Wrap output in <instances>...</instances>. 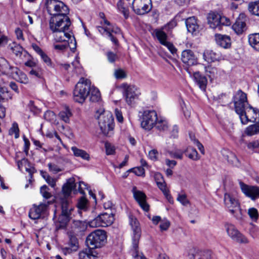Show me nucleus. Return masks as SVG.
<instances>
[{
  "label": "nucleus",
  "mask_w": 259,
  "mask_h": 259,
  "mask_svg": "<svg viewBox=\"0 0 259 259\" xmlns=\"http://www.w3.org/2000/svg\"><path fill=\"white\" fill-rule=\"evenodd\" d=\"M225 156L229 163L235 166L238 165L239 161L234 153L228 152Z\"/></svg>",
  "instance_id": "nucleus-40"
},
{
  "label": "nucleus",
  "mask_w": 259,
  "mask_h": 259,
  "mask_svg": "<svg viewBox=\"0 0 259 259\" xmlns=\"http://www.w3.org/2000/svg\"><path fill=\"white\" fill-rule=\"evenodd\" d=\"M168 121L163 117H159L154 125L155 128L160 132H166L169 128Z\"/></svg>",
  "instance_id": "nucleus-28"
},
{
  "label": "nucleus",
  "mask_w": 259,
  "mask_h": 259,
  "mask_svg": "<svg viewBox=\"0 0 259 259\" xmlns=\"http://www.w3.org/2000/svg\"><path fill=\"white\" fill-rule=\"evenodd\" d=\"M73 227L78 229V232L84 231L87 228L85 223L80 221H74Z\"/></svg>",
  "instance_id": "nucleus-42"
},
{
  "label": "nucleus",
  "mask_w": 259,
  "mask_h": 259,
  "mask_svg": "<svg viewBox=\"0 0 259 259\" xmlns=\"http://www.w3.org/2000/svg\"><path fill=\"white\" fill-rule=\"evenodd\" d=\"M23 140L24 142V151L26 154H27L30 144L28 139L24 136H23Z\"/></svg>",
  "instance_id": "nucleus-61"
},
{
  "label": "nucleus",
  "mask_w": 259,
  "mask_h": 259,
  "mask_svg": "<svg viewBox=\"0 0 259 259\" xmlns=\"http://www.w3.org/2000/svg\"><path fill=\"white\" fill-rule=\"evenodd\" d=\"M247 147L251 150H259V140L249 143Z\"/></svg>",
  "instance_id": "nucleus-56"
},
{
  "label": "nucleus",
  "mask_w": 259,
  "mask_h": 259,
  "mask_svg": "<svg viewBox=\"0 0 259 259\" xmlns=\"http://www.w3.org/2000/svg\"><path fill=\"white\" fill-rule=\"evenodd\" d=\"M50 202L40 203L39 205L33 204L29 212V217L32 220H37L43 217L48 209Z\"/></svg>",
  "instance_id": "nucleus-14"
},
{
  "label": "nucleus",
  "mask_w": 259,
  "mask_h": 259,
  "mask_svg": "<svg viewBox=\"0 0 259 259\" xmlns=\"http://www.w3.org/2000/svg\"><path fill=\"white\" fill-rule=\"evenodd\" d=\"M114 75L117 79L125 78L126 77V74L125 71L121 69H116L114 71Z\"/></svg>",
  "instance_id": "nucleus-46"
},
{
  "label": "nucleus",
  "mask_w": 259,
  "mask_h": 259,
  "mask_svg": "<svg viewBox=\"0 0 259 259\" xmlns=\"http://www.w3.org/2000/svg\"><path fill=\"white\" fill-rule=\"evenodd\" d=\"M75 187L76 185L74 178H70L67 181L62 187L61 193L59 195L60 204H62L63 201H65L72 204L70 196L71 192L74 190Z\"/></svg>",
  "instance_id": "nucleus-10"
},
{
  "label": "nucleus",
  "mask_w": 259,
  "mask_h": 259,
  "mask_svg": "<svg viewBox=\"0 0 259 259\" xmlns=\"http://www.w3.org/2000/svg\"><path fill=\"white\" fill-rule=\"evenodd\" d=\"M132 192L134 198L138 202L141 208L144 210L148 211L149 209V206L146 201V195L142 191L137 190L136 187L133 188Z\"/></svg>",
  "instance_id": "nucleus-21"
},
{
  "label": "nucleus",
  "mask_w": 259,
  "mask_h": 259,
  "mask_svg": "<svg viewBox=\"0 0 259 259\" xmlns=\"http://www.w3.org/2000/svg\"><path fill=\"white\" fill-rule=\"evenodd\" d=\"M106 238V233L105 231L97 230L88 236L85 242L91 249L100 248L104 245Z\"/></svg>",
  "instance_id": "nucleus-5"
},
{
  "label": "nucleus",
  "mask_w": 259,
  "mask_h": 259,
  "mask_svg": "<svg viewBox=\"0 0 259 259\" xmlns=\"http://www.w3.org/2000/svg\"><path fill=\"white\" fill-rule=\"evenodd\" d=\"M131 170L138 176H142L145 174V170L142 166L135 167Z\"/></svg>",
  "instance_id": "nucleus-55"
},
{
  "label": "nucleus",
  "mask_w": 259,
  "mask_h": 259,
  "mask_svg": "<svg viewBox=\"0 0 259 259\" xmlns=\"http://www.w3.org/2000/svg\"><path fill=\"white\" fill-rule=\"evenodd\" d=\"M194 78L200 88L204 90L207 83V80L205 76L201 75L199 72L194 73Z\"/></svg>",
  "instance_id": "nucleus-29"
},
{
  "label": "nucleus",
  "mask_w": 259,
  "mask_h": 259,
  "mask_svg": "<svg viewBox=\"0 0 259 259\" xmlns=\"http://www.w3.org/2000/svg\"><path fill=\"white\" fill-rule=\"evenodd\" d=\"M130 225L133 231V247L134 249L133 253L134 259H147L142 253L138 251V243L141 237V231L137 219L133 216L130 217Z\"/></svg>",
  "instance_id": "nucleus-3"
},
{
  "label": "nucleus",
  "mask_w": 259,
  "mask_h": 259,
  "mask_svg": "<svg viewBox=\"0 0 259 259\" xmlns=\"http://www.w3.org/2000/svg\"><path fill=\"white\" fill-rule=\"evenodd\" d=\"M153 35L157 38L161 45L167 47L172 54L176 53L177 49L171 43L167 40V35L163 31L162 29H155Z\"/></svg>",
  "instance_id": "nucleus-18"
},
{
  "label": "nucleus",
  "mask_w": 259,
  "mask_h": 259,
  "mask_svg": "<svg viewBox=\"0 0 259 259\" xmlns=\"http://www.w3.org/2000/svg\"><path fill=\"white\" fill-rule=\"evenodd\" d=\"M49 169L54 174H57L62 171V169L57 164L54 163H49L48 164Z\"/></svg>",
  "instance_id": "nucleus-49"
},
{
  "label": "nucleus",
  "mask_w": 259,
  "mask_h": 259,
  "mask_svg": "<svg viewBox=\"0 0 259 259\" xmlns=\"http://www.w3.org/2000/svg\"><path fill=\"white\" fill-rule=\"evenodd\" d=\"M124 89V96L126 102L130 105L135 103V100L138 98L140 92L135 85L123 84Z\"/></svg>",
  "instance_id": "nucleus-16"
},
{
  "label": "nucleus",
  "mask_w": 259,
  "mask_h": 259,
  "mask_svg": "<svg viewBox=\"0 0 259 259\" xmlns=\"http://www.w3.org/2000/svg\"><path fill=\"white\" fill-rule=\"evenodd\" d=\"M239 185L242 192L252 200L259 198V187L257 186H249L241 181L239 182Z\"/></svg>",
  "instance_id": "nucleus-19"
},
{
  "label": "nucleus",
  "mask_w": 259,
  "mask_h": 259,
  "mask_svg": "<svg viewBox=\"0 0 259 259\" xmlns=\"http://www.w3.org/2000/svg\"><path fill=\"white\" fill-rule=\"evenodd\" d=\"M72 116V113L69 107L65 106L64 110L60 111L59 114L60 118L66 123H69L70 117Z\"/></svg>",
  "instance_id": "nucleus-34"
},
{
  "label": "nucleus",
  "mask_w": 259,
  "mask_h": 259,
  "mask_svg": "<svg viewBox=\"0 0 259 259\" xmlns=\"http://www.w3.org/2000/svg\"><path fill=\"white\" fill-rule=\"evenodd\" d=\"M158 154V151L156 150L153 149L149 151V157L152 160H156Z\"/></svg>",
  "instance_id": "nucleus-60"
},
{
  "label": "nucleus",
  "mask_w": 259,
  "mask_h": 259,
  "mask_svg": "<svg viewBox=\"0 0 259 259\" xmlns=\"http://www.w3.org/2000/svg\"><path fill=\"white\" fill-rule=\"evenodd\" d=\"M215 40L218 45L223 48H228L231 46V39L229 36L217 34L215 35Z\"/></svg>",
  "instance_id": "nucleus-26"
},
{
  "label": "nucleus",
  "mask_w": 259,
  "mask_h": 259,
  "mask_svg": "<svg viewBox=\"0 0 259 259\" xmlns=\"http://www.w3.org/2000/svg\"><path fill=\"white\" fill-rule=\"evenodd\" d=\"M206 74L209 76L211 79L213 78L217 74V69L211 66H208L205 67Z\"/></svg>",
  "instance_id": "nucleus-43"
},
{
  "label": "nucleus",
  "mask_w": 259,
  "mask_h": 259,
  "mask_svg": "<svg viewBox=\"0 0 259 259\" xmlns=\"http://www.w3.org/2000/svg\"><path fill=\"white\" fill-rule=\"evenodd\" d=\"M156 112L153 110H147L143 112L141 122V127L145 130L150 131L154 127L158 120Z\"/></svg>",
  "instance_id": "nucleus-8"
},
{
  "label": "nucleus",
  "mask_w": 259,
  "mask_h": 259,
  "mask_svg": "<svg viewBox=\"0 0 259 259\" xmlns=\"http://www.w3.org/2000/svg\"><path fill=\"white\" fill-rule=\"evenodd\" d=\"M106 56L108 61L110 63L114 62L118 59L117 55L111 51L107 52Z\"/></svg>",
  "instance_id": "nucleus-53"
},
{
  "label": "nucleus",
  "mask_w": 259,
  "mask_h": 259,
  "mask_svg": "<svg viewBox=\"0 0 259 259\" xmlns=\"http://www.w3.org/2000/svg\"><path fill=\"white\" fill-rule=\"evenodd\" d=\"M181 60L188 66L195 65L197 63V57L191 50H185L182 52Z\"/></svg>",
  "instance_id": "nucleus-22"
},
{
  "label": "nucleus",
  "mask_w": 259,
  "mask_h": 259,
  "mask_svg": "<svg viewBox=\"0 0 259 259\" xmlns=\"http://www.w3.org/2000/svg\"><path fill=\"white\" fill-rule=\"evenodd\" d=\"M248 39L249 45L254 50L259 52V33L249 34Z\"/></svg>",
  "instance_id": "nucleus-30"
},
{
  "label": "nucleus",
  "mask_w": 259,
  "mask_h": 259,
  "mask_svg": "<svg viewBox=\"0 0 259 259\" xmlns=\"http://www.w3.org/2000/svg\"><path fill=\"white\" fill-rule=\"evenodd\" d=\"M245 133L247 135L250 136L258 134L256 128L254 124L248 126L245 130Z\"/></svg>",
  "instance_id": "nucleus-52"
},
{
  "label": "nucleus",
  "mask_w": 259,
  "mask_h": 259,
  "mask_svg": "<svg viewBox=\"0 0 259 259\" xmlns=\"http://www.w3.org/2000/svg\"><path fill=\"white\" fill-rule=\"evenodd\" d=\"M40 192L42 196L46 199H49L52 197V194L49 192V188L46 185L41 187Z\"/></svg>",
  "instance_id": "nucleus-45"
},
{
  "label": "nucleus",
  "mask_w": 259,
  "mask_h": 259,
  "mask_svg": "<svg viewBox=\"0 0 259 259\" xmlns=\"http://www.w3.org/2000/svg\"><path fill=\"white\" fill-rule=\"evenodd\" d=\"M241 122L245 124L249 121L255 122L259 121V111L248 105L243 110L242 113H238Z\"/></svg>",
  "instance_id": "nucleus-9"
},
{
  "label": "nucleus",
  "mask_w": 259,
  "mask_h": 259,
  "mask_svg": "<svg viewBox=\"0 0 259 259\" xmlns=\"http://www.w3.org/2000/svg\"><path fill=\"white\" fill-rule=\"evenodd\" d=\"M233 101L237 114L242 113L243 110L248 105L247 95L241 90H238L234 94Z\"/></svg>",
  "instance_id": "nucleus-11"
},
{
  "label": "nucleus",
  "mask_w": 259,
  "mask_h": 259,
  "mask_svg": "<svg viewBox=\"0 0 259 259\" xmlns=\"http://www.w3.org/2000/svg\"><path fill=\"white\" fill-rule=\"evenodd\" d=\"M246 15L244 13H241L232 25L233 29L237 34H241L246 30Z\"/></svg>",
  "instance_id": "nucleus-20"
},
{
  "label": "nucleus",
  "mask_w": 259,
  "mask_h": 259,
  "mask_svg": "<svg viewBox=\"0 0 259 259\" xmlns=\"http://www.w3.org/2000/svg\"><path fill=\"white\" fill-rule=\"evenodd\" d=\"M248 215L250 218L254 221L257 220L258 217L257 210L255 208H251L248 209Z\"/></svg>",
  "instance_id": "nucleus-50"
},
{
  "label": "nucleus",
  "mask_w": 259,
  "mask_h": 259,
  "mask_svg": "<svg viewBox=\"0 0 259 259\" xmlns=\"http://www.w3.org/2000/svg\"><path fill=\"white\" fill-rule=\"evenodd\" d=\"M225 228L228 235L232 240L240 243H248L247 239L236 229L234 225L226 224Z\"/></svg>",
  "instance_id": "nucleus-17"
},
{
  "label": "nucleus",
  "mask_w": 259,
  "mask_h": 259,
  "mask_svg": "<svg viewBox=\"0 0 259 259\" xmlns=\"http://www.w3.org/2000/svg\"><path fill=\"white\" fill-rule=\"evenodd\" d=\"M117 8L120 12H121L123 15L124 16L125 18H127L128 16V9L124 6L123 3L120 1L117 3Z\"/></svg>",
  "instance_id": "nucleus-44"
},
{
  "label": "nucleus",
  "mask_w": 259,
  "mask_h": 259,
  "mask_svg": "<svg viewBox=\"0 0 259 259\" xmlns=\"http://www.w3.org/2000/svg\"><path fill=\"white\" fill-rule=\"evenodd\" d=\"M184 151L181 150H177L175 151H171L169 152V154L171 157L182 159L183 157V153Z\"/></svg>",
  "instance_id": "nucleus-48"
},
{
  "label": "nucleus",
  "mask_w": 259,
  "mask_h": 259,
  "mask_svg": "<svg viewBox=\"0 0 259 259\" xmlns=\"http://www.w3.org/2000/svg\"><path fill=\"white\" fill-rule=\"evenodd\" d=\"M247 9L251 15L259 16V1L249 2Z\"/></svg>",
  "instance_id": "nucleus-32"
},
{
  "label": "nucleus",
  "mask_w": 259,
  "mask_h": 259,
  "mask_svg": "<svg viewBox=\"0 0 259 259\" xmlns=\"http://www.w3.org/2000/svg\"><path fill=\"white\" fill-rule=\"evenodd\" d=\"M95 117L98 120L102 133L106 136L110 137L114 128V119L111 113L100 109L96 112Z\"/></svg>",
  "instance_id": "nucleus-2"
},
{
  "label": "nucleus",
  "mask_w": 259,
  "mask_h": 259,
  "mask_svg": "<svg viewBox=\"0 0 259 259\" xmlns=\"http://www.w3.org/2000/svg\"><path fill=\"white\" fill-rule=\"evenodd\" d=\"M12 99L11 93L6 88H0V102H4Z\"/></svg>",
  "instance_id": "nucleus-37"
},
{
  "label": "nucleus",
  "mask_w": 259,
  "mask_h": 259,
  "mask_svg": "<svg viewBox=\"0 0 259 259\" xmlns=\"http://www.w3.org/2000/svg\"><path fill=\"white\" fill-rule=\"evenodd\" d=\"M61 206V213L58 218V221L61 227H65L71 218V211L73 210L72 204L67 201H63Z\"/></svg>",
  "instance_id": "nucleus-15"
},
{
  "label": "nucleus",
  "mask_w": 259,
  "mask_h": 259,
  "mask_svg": "<svg viewBox=\"0 0 259 259\" xmlns=\"http://www.w3.org/2000/svg\"><path fill=\"white\" fill-rule=\"evenodd\" d=\"M19 130L17 124H13V127L10 130V134L11 135L14 134L15 137L17 139L19 137Z\"/></svg>",
  "instance_id": "nucleus-57"
},
{
  "label": "nucleus",
  "mask_w": 259,
  "mask_h": 259,
  "mask_svg": "<svg viewBox=\"0 0 259 259\" xmlns=\"http://www.w3.org/2000/svg\"><path fill=\"white\" fill-rule=\"evenodd\" d=\"M114 215L107 212L99 215L89 223L91 227H106L111 225L114 221Z\"/></svg>",
  "instance_id": "nucleus-12"
},
{
  "label": "nucleus",
  "mask_w": 259,
  "mask_h": 259,
  "mask_svg": "<svg viewBox=\"0 0 259 259\" xmlns=\"http://www.w3.org/2000/svg\"><path fill=\"white\" fill-rule=\"evenodd\" d=\"M90 253L85 251H81L78 254L79 259H90Z\"/></svg>",
  "instance_id": "nucleus-64"
},
{
  "label": "nucleus",
  "mask_w": 259,
  "mask_h": 259,
  "mask_svg": "<svg viewBox=\"0 0 259 259\" xmlns=\"http://www.w3.org/2000/svg\"><path fill=\"white\" fill-rule=\"evenodd\" d=\"M73 154L76 157H79L86 160H89L90 159V155L84 150L80 149L75 146L71 147Z\"/></svg>",
  "instance_id": "nucleus-31"
},
{
  "label": "nucleus",
  "mask_w": 259,
  "mask_h": 259,
  "mask_svg": "<svg viewBox=\"0 0 259 259\" xmlns=\"http://www.w3.org/2000/svg\"><path fill=\"white\" fill-rule=\"evenodd\" d=\"M184 152L186 155L191 159L197 160L199 159L198 154L196 150L192 147H188L185 150H184Z\"/></svg>",
  "instance_id": "nucleus-36"
},
{
  "label": "nucleus",
  "mask_w": 259,
  "mask_h": 259,
  "mask_svg": "<svg viewBox=\"0 0 259 259\" xmlns=\"http://www.w3.org/2000/svg\"><path fill=\"white\" fill-rule=\"evenodd\" d=\"M14 67L11 66L8 61L3 58H0V71L2 72H8L9 73L12 71V68Z\"/></svg>",
  "instance_id": "nucleus-38"
},
{
  "label": "nucleus",
  "mask_w": 259,
  "mask_h": 259,
  "mask_svg": "<svg viewBox=\"0 0 259 259\" xmlns=\"http://www.w3.org/2000/svg\"><path fill=\"white\" fill-rule=\"evenodd\" d=\"M177 200L179 201L182 205L185 206L189 203V201L187 198L186 194H179L177 197Z\"/></svg>",
  "instance_id": "nucleus-51"
},
{
  "label": "nucleus",
  "mask_w": 259,
  "mask_h": 259,
  "mask_svg": "<svg viewBox=\"0 0 259 259\" xmlns=\"http://www.w3.org/2000/svg\"><path fill=\"white\" fill-rule=\"evenodd\" d=\"M69 237L68 244L70 245V247H66L65 249L66 252L68 253H70L72 251H76L78 248V240L76 237L71 232L68 233Z\"/></svg>",
  "instance_id": "nucleus-27"
},
{
  "label": "nucleus",
  "mask_w": 259,
  "mask_h": 259,
  "mask_svg": "<svg viewBox=\"0 0 259 259\" xmlns=\"http://www.w3.org/2000/svg\"><path fill=\"white\" fill-rule=\"evenodd\" d=\"M157 185L159 189L162 192L163 194L169 191V190L167 189L166 184L164 181L158 183L157 182Z\"/></svg>",
  "instance_id": "nucleus-59"
},
{
  "label": "nucleus",
  "mask_w": 259,
  "mask_h": 259,
  "mask_svg": "<svg viewBox=\"0 0 259 259\" xmlns=\"http://www.w3.org/2000/svg\"><path fill=\"white\" fill-rule=\"evenodd\" d=\"M90 93V100L93 102H98L101 98L100 93L98 89L93 86L91 87L90 85V89L89 90V93Z\"/></svg>",
  "instance_id": "nucleus-33"
},
{
  "label": "nucleus",
  "mask_w": 259,
  "mask_h": 259,
  "mask_svg": "<svg viewBox=\"0 0 259 259\" xmlns=\"http://www.w3.org/2000/svg\"><path fill=\"white\" fill-rule=\"evenodd\" d=\"M41 59L49 67L54 68L55 64L52 62L51 58L44 52L41 56Z\"/></svg>",
  "instance_id": "nucleus-41"
},
{
  "label": "nucleus",
  "mask_w": 259,
  "mask_h": 259,
  "mask_svg": "<svg viewBox=\"0 0 259 259\" xmlns=\"http://www.w3.org/2000/svg\"><path fill=\"white\" fill-rule=\"evenodd\" d=\"M132 8L137 15H144L152 9L151 0H133Z\"/></svg>",
  "instance_id": "nucleus-13"
},
{
  "label": "nucleus",
  "mask_w": 259,
  "mask_h": 259,
  "mask_svg": "<svg viewBox=\"0 0 259 259\" xmlns=\"http://www.w3.org/2000/svg\"><path fill=\"white\" fill-rule=\"evenodd\" d=\"M9 47L13 53L17 57H21L24 51L23 48L20 45L15 42L9 44Z\"/></svg>",
  "instance_id": "nucleus-35"
},
{
  "label": "nucleus",
  "mask_w": 259,
  "mask_h": 259,
  "mask_svg": "<svg viewBox=\"0 0 259 259\" xmlns=\"http://www.w3.org/2000/svg\"><path fill=\"white\" fill-rule=\"evenodd\" d=\"M224 203L229 211L239 220L242 219V210L240 204L234 197L230 194L226 193L224 195Z\"/></svg>",
  "instance_id": "nucleus-6"
},
{
  "label": "nucleus",
  "mask_w": 259,
  "mask_h": 259,
  "mask_svg": "<svg viewBox=\"0 0 259 259\" xmlns=\"http://www.w3.org/2000/svg\"><path fill=\"white\" fill-rule=\"evenodd\" d=\"M200 258L203 259H211V252L210 251H204L201 255Z\"/></svg>",
  "instance_id": "nucleus-63"
},
{
  "label": "nucleus",
  "mask_w": 259,
  "mask_h": 259,
  "mask_svg": "<svg viewBox=\"0 0 259 259\" xmlns=\"http://www.w3.org/2000/svg\"><path fill=\"white\" fill-rule=\"evenodd\" d=\"M186 25L188 32L196 35L199 32V26L197 20L195 17H191L185 21Z\"/></svg>",
  "instance_id": "nucleus-23"
},
{
  "label": "nucleus",
  "mask_w": 259,
  "mask_h": 259,
  "mask_svg": "<svg viewBox=\"0 0 259 259\" xmlns=\"http://www.w3.org/2000/svg\"><path fill=\"white\" fill-rule=\"evenodd\" d=\"M12 71L10 72L14 79L22 83H27L29 81L27 75L20 70L17 67L11 68Z\"/></svg>",
  "instance_id": "nucleus-24"
},
{
  "label": "nucleus",
  "mask_w": 259,
  "mask_h": 259,
  "mask_svg": "<svg viewBox=\"0 0 259 259\" xmlns=\"http://www.w3.org/2000/svg\"><path fill=\"white\" fill-rule=\"evenodd\" d=\"M91 82L84 78H81L75 85L73 91V99L78 103H82L89 95Z\"/></svg>",
  "instance_id": "nucleus-4"
},
{
  "label": "nucleus",
  "mask_w": 259,
  "mask_h": 259,
  "mask_svg": "<svg viewBox=\"0 0 259 259\" xmlns=\"http://www.w3.org/2000/svg\"><path fill=\"white\" fill-rule=\"evenodd\" d=\"M29 74L31 75L34 76L37 78H41L42 76V70L39 67L32 68L29 71Z\"/></svg>",
  "instance_id": "nucleus-47"
},
{
  "label": "nucleus",
  "mask_w": 259,
  "mask_h": 259,
  "mask_svg": "<svg viewBox=\"0 0 259 259\" xmlns=\"http://www.w3.org/2000/svg\"><path fill=\"white\" fill-rule=\"evenodd\" d=\"M115 113L116 119L118 120V121L121 123L122 122L123 120V118L121 112L119 111L118 109H116L115 110Z\"/></svg>",
  "instance_id": "nucleus-62"
},
{
  "label": "nucleus",
  "mask_w": 259,
  "mask_h": 259,
  "mask_svg": "<svg viewBox=\"0 0 259 259\" xmlns=\"http://www.w3.org/2000/svg\"><path fill=\"white\" fill-rule=\"evenodd\" d=\"M204 60L208 63H211L221 59V56L211 50H206L203 54Z\"/></svg>",
  "instance_id": "nucleus-25"
},
{
  "label": "nucleus",
  "mask_w": 259,
  "mask_h": 259,
  "mask_svg": "<svg viewBox=\"0 0 259 259\" xmlns=\"http://www.w3.org/2000/svg\"><path fill=\"white\" fill-rule=\"evenodd\" d=\"M170 223L169 221L166 219L162 220L160 222V229L161 231L167 230L169 226Z\"/></svg>",
  "instance_id": "nucleus-54"
},
{
  "label": "nucleus",
  "mask_w": 259,
  "mask_h": 259,
  "mask_svg": "<svg viewBox=\"0 0 259 259\" xmlns=\"http://www.w3.org/2000/svg\"><path fill=\"white\" fill-rule=\"evenodd\" d=\"M76 206L79 211H86L88 207V201L84 196H82L78 199Z\"/></svg>",
  "instance_id": "nucleus-39"
},
{
  "label": "nucleus",
  "mask_w": 259,
  "mask_h": 259,
  "mask_svg": "<svg viewBox=\"0 0 259 259\" xmlns=\"http://www.w3.org/2000/svg\"><path fill=\"white\" fill-rule=\"evenodd\" d=\"M47 12L51 16L49 28L52 31L54 39L56 42H63L64 44L54 45L56 50L64 51L68 47L71 50L76 47V41L70 30L71 24L68 16L69 10L62 2L59 0H46Z\"/></svg>",
  "instance_id": "nucleus-1"
},
{
  "label": "nucleus",
  "mask_w": 259,
  "mask_h": 259,
  "mask_svg": "<svg viewBox=\"0 0 259 259\" xmlns=\"http://www.w3.org/2000/svg\"><path fill=\"white\" fill-rule=\"evenodd\" d=\"M207 19L208 24L212 29L221 30L223 26H227L231 25V21L229 18L218 13H209Z\"/></svg>",
  "instance_id": "nucleus-7"
},
{
  "label": "nucleus",
  "mask_w": 259,
  "mask_h": 259,
  "mask_svg": "<svg viewBox=\"0 0 259 259\" xmlns=\"http://www.w3.org/2000/svg\"><path fill=\"white\" fill-rule=\"evenodd\" d=\"M106 152L107 155H113L115 153V147L110 144H105Z\"/></svg>",
  "instance_id": "nucleus-58"
}]
</instances>
